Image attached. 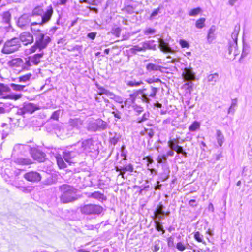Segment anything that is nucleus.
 I'll return each instance as SVG.
<instances>
[{
  "label": "nucleus",
  "instance_id": "nucleus-1",
  "mask_svg": "<svg viewBox=\"0 0 252 252\" xmlns=\"http://www.w3.org/2000/svg\"><path fill=\"white\" fill-rule=\"evenodd\" d=\"M61 192L60 201L63 203H68L77 200L79 196L77 194L78 189L67 184H63L59 187Z\"/></svg>",
  "mask_w": 252,
  "mask_h": 252
},
{
  "label": "nucleus",
  "instance_id": "nucleus-2",
  "mask_svg": "<svg viewBox=\"0 0 252 252\" xmlns=\"http://www.w3.org/2000/svg\"><path fill=\"white\" fill-rule=\"evenodd\" d=\"M50 41V37L44 32L36 35L35 36V43L29 49V53H34L37 51V50H38L39 51H42L47 47Z\"/></svg>",
  "mask_w": 252,
  "mask_h": 252
},
{
  "label": "nucleus",
  "instance_id": "nucleus-3",
  "mask_svg": "<svg viewBox=\"0 0 252 252\" xmlns=\"http://www.w3.org/2000/svg\"><path fill=\"white\" fill-rule=\"evenodd\" d=\"M95 143V141L92 138L84 140L82 142L79 141L74 145V150H78V152L80 154L93 152L96 150Z\"/></svg>",
  "mask_w": 252,
  "mask_h": 252
},
{
  "label": "nucleus",
  "instance_id": "nucleus-4",
  "mask_svg": "<svg viewBox=\"0 0 252 252\" xmlns=\"http://www.w3.org/2000/svg\"><path fill=\"white\" fill-rule=\"evenodd\" d=\"M21 47L19 38H13L7 40L3 46L1 52L6 54H11L19 50Z\"/></svg>",
  "mask_w": 252,
  "mask_h": 252
},
{
  "label": "nucleus",
  "instance_id": "nucleus-5",
  "mask_svg": "<svg viewBox=\"0 0 252 252\" xmlns=\"http://www.w3.org/2000/svg\"><path fill=\"white\" fill-rule=\"evenodd\" d=\"M158 89V88L150 86V88H144L139 90L138 94L141 95L143 100L147 103H149L150 101V97L154 98L156 95Z\"/></svg>",
  "mask_w": 252,
  "mask_h": 252
},
{
  "label": "nucleus",
  "instance_id": "nucleus-6",
  "mask_svg": "<svg viewBox=\"0 0 252 252\" xmlns=\"http://www.w3.org/2000/svg\"><path fill=\"white\" fill-rule=\"evenodd\" d=\"M103 210V208L96 204H87L81 207V212L86 215H98Z\"/></svg>",
  "mask_w": 252,
  "mask_h": 252
},
{
  "label": "nucleus",
  "instance_id": "nucleus-7",
  "mask_svg": "<svg viewBox=\"0 0 252 252\" xmlns=\"http://www.w3.org/2000/svg\"><path fill=\"white\" fill-rule=\"evenodd\" d=\"M107 124L106 122L101 119H97L89 122L88 126V129L91 131L103 130L106 129Z\"/></svg>",
  "mask_w": 252,
  "mask_h": 252
},
{
  "label": "nucleus",
  "instance_id": "nucleus-8",
  "mask_svg": "<svg viewBox=\"0 0 252 252\" xmlns=\"http://www.w3.org/2000/svg\"><path fill=\"white\" fill-rule=\"evenodd\" d=\"M29 147L27 145H23L21 144H17L14 145L11 154L12 158L19 157L23 155L28 151Z\"/></svg>",
  "mask_w": 252,
  "mask_h": 252
},
{
  "label": "nucleus",
  "instance_id": "nucleus-9",
  "mask_svg": "<svg viewBox=\"0 0 252 252\" xmlns=\"http://www.w3.org/2000/svg\"><path fill=\"white\" fill-rule=\"evenodd\" d=\"M55 131L57 136L63 139L69 137L73 133L68 126L65 127L63 126H57L55 129Z\"/></svg>",
  "mask_w": 252,
  "mask_h": 252
},
{
  "label": "nucleus",
  "instance_id": "nucleus-10",
  "mask_svg": "<svg viewBox=\"0 0 252 252\" xmlns=\"http://www.w3.org/2000/svg\"><path fill=\"white\" fill-rule=\"evenodd\" d=\"M31 16L29 14H25L20 16L17 22V26L22 29H27L31 22Z\"/></svg>",
  "mask_w": 252,
  "mask_h": 252
},
{
  "label": "nucleus",
  "instance_id": "nucleus-11",
  "mask_svg": "<svg viewBox=\"0 0 252 252\" xmlns=\"http://www.w3.org/2000/svg\"><path fill=\"white\" fill-rule=\"evenodd\" d=\"M78 150H65L62 152V156L65 161L69 164L72 162V159L77 155L79 154Z\"/></svg>",
  "mask_w": 252,
  "mask_h": 252
},
{
  "label": "nucleus",
  "instance_id": "nucleus-12",
  "mask_svg": "<svg viewBox=\"0 0 252 252\" xmlns=\"http://www.w3.org/2000/svg\"><path fill=\"white\" fill-rule=\"evenodd\" d=\"M19 39L20 42L21 41L24 45L31 44L34 40L33 35L26 32L20 34Z\"/></svg>",
  "mask_w": 252,
  "mask_h": 252
},
{
  "label": "nucleus",
  "instance_id": "nucleus-13",
  "mask_svg": "<svg viewBox=\"0 0 252 252\" xmlns=\"http://www.w3.org/2000/svg\"><path fill=\"white\" fill-rule=\"evenodd\" d=\"M24 177L27 180L33 182H39L41 179L40 174L34 171L26 173Z\"/></svg>",
  "mask_w": 252,
  "mask_h": 252
},
{
  "label": "nucleus",
  "instance_id": "nucleus-14",
  "mask_svg": "<svg viewBox=\"0 0 252 252\" xmlns=\"http://www.w3.org/2000/svg\"><path fill=\"white\" fill-rule=\"evenodd\" d=\"M68 127L72 131L73 128L80 129L83 125V121L79 118L70 119L68 122Z\"/></svg>",
  "mask_w": 252,
  "mask_h": 252
},
{
  "label": "nucleus",
  "instance_id": "nucleus-15",
  "mask_svg": "<svg viewBox=\"0 0 252 252\" xmlns=\"http://www.w3.org/2000/svg\"><path fill=\"white\" fill-rule=\"evenodd\" d=\"M158 42L159 48L161 51L165 53L173 52V49L170 47L168 43L166 42L163 39H158Z\"/></svg>",
  "mask_w": 252,
  "mask_h": 252
},
{
  "label": "nucleus",
  "instance_id": "nucleus-16",
  "mask_svg": "<svg viewBox=\"0 0 252 252\" xmlns=\"http://www.w3.org/2000/svg\"><path fill=\"white\" fill-rule=\"evenodd\" d=\"M182 76L185 81L189 82L195 79V74L190 69L186 68L182 73Z\"/></svg>",
  "mask_w": 252,
  "mask_h": 252
},
{
  "label": "nucleus",
  "instance_id": "nucleus-17",
  "mask_svg": "<svg viewBox=\"0 0 252 252\" xmlns=\"http://www.w3.org/2000/svg\"><path fill=\"white\" fill-rule=\"evenodd\" d=\"M141 45H143L144 51L146 50H156L157 49V45L155 43V41L151 40L146 41L140 43Z\"/></svg>",
  "mask_w": 252,
  "mask_h": 252
},
{
  "label": "nucleus",
  "instance_id": "nucleus-18",
  "mask_svg": "<svg viewBox=\"0 0 252 252\" xmlns=\"http://www.w3.org/2000/svg\"><path fill=\"white\" fill-rule=\"evenodd\" d=\"M14 162L22 165H28L32 163L31 159L28 158H20L19 157H16L15 158H12Z\"/></svg>",
  "mask_w": 252,
  "mask_h": 252
},
{
  "label": "nucleus",
  "instance_id": "nucleus-19",
  "mask_svg": "<svg viewBox=\"0 0 252 252\" xmlns=\"http://www.w3.org/2000/svg\"><path fill=\"white\" fill-rule=\"evenodd\" d=\"M53 10L51 7H49L46 11L42 15V21L41 23L44 24L48 22L53 14Z\"/></svg>",
  "mask_w": 252,
  "mask_h": 252
},
{
  "label": "nucleus",
  "instance_id": "nucleus-20",
  "mask_svg": "<svg viewBox=\"0 0 252 252\" xmlns=\"http://www.w3.org/2000/svg\"><path fill=\"white\" fill-rule=\"evenodd\" d=\"M43 24L41 23H37L36 22H33L31 23V29L34 36L36 35H38V34H40L43 32L40 30L39 28Z\"/></svg>",
  "mask_w": 252,
  "mask_h": 252
},
{
  "label": "nucleus",
  "instance_id": "nucleus-21",
  "mask_svg": "<svg viewBox=\"0 0 252 252\" xmlns=\"http://www.w3.org/2000/svg\"><path fill=\"white\" fill-rule=\"evenodd\" d=\"M57 163L60 169H64L66 167V164L64 162L62 154L57 153L55 155Z\"/></svg>",
  "mask_w": 252,
  "mask_h": 252
},
{
  "label": "nucleus",
  "instance_id": "nucleus-22",
  "mask_svg": "<svg viewBox=\"0 0 252 252\" xmlns=\"http://www.w3.org/2000/svg\"><path fill=\"white\" fill-rule=\"evenodd\" d=\"M43 53L34 54L33 56H30V59L32 65H37L40 62L41 59L43 57Z\"/></svg>",
  "mask_w": 252,
  "mask_h": 252
},
{
  "label": "nucleus",
  "instance_id": "nucleus-23",
  "mask_svg": "<svg viewBox=\"0 0 252 252\" xmlns=\"http://www.w3.org/2000/svg\"><path fill=\"white\" fill-rule=\"evenodd\" d=\"M8 64L11 67H20L22 68V65L23 64V59L21 58H15L9 61Z\"/></svg>",
  "mask_w": 252,
  "mask_h": 252
},
{
  "label": "nucleus",
  "instance_id": "nucleus-24",
  "mask_svg": "<svg viewBox=\"0 0 252 252\" xmlns=\"http://www.w3.org/2000/svg\"><path fill=\"white\" fill-rule=\"evenodd\" d=\"M168 145L169 148L176 152L178 154L182 152L183 147L176 144L173 140H170L168 142Z\"/></svg>",
  "mask_w": 252,
  "mask_h": 252
},
{
  "label": "nucleus",
  "instance_id": "nucleus-25",
  "mask_svg": "<svg viewBox=\"0 0 252 252\" xmlns=\"http://www.w3.org/2000/svg\"><path fill=\"white\" fill-rule=\"evenodd\" d=\"M109 136V141L113 145H115L117 144L121 137L120 135L117 133H110Z\"/></svg>",
  "mask_w": 252,
  "mask_h": 252
},
{
  "label": "nucleus",
  "instance_id": "nucleus-26",
  "mask_svg": "<svg viewBox=\"0 0 252 252\" xmlns=\"http://www.w3.org/2000/svg\"><path fill=\"white\" fill-rule=\"evenodd\" d=\"M32 64L31 61L30 57L25 58L24 61L23 60V64L22 65V70H29Z\"/></svg>",
  "mask_w": 252,
  "mask_h": 252
},
{
  "label": "nucleus",
  "instance_id": "nucleus-27",
  "mask_svg": "<svg viewBox=\"0 0 252 252\" xmlns=\"http://www.w3.org/2000/svg\"><path fill=\"white\" fill-rule=\"evenodd\" d=\"M161 67L160 65H157L152 63H149L146 65V69L149 72L153 71H160Z\"/></svg>",
  "mask_w": 252,
  "mask_h": 252
},
{
  "label": "nucleus",
  "instance_id": "nucleus-28",
  "mask_svg": "<svg viewBox=\"0 0 252 252\" xmlns=\"http://www.w3.org/2000/svg\"><path fill=\"white\" fill-rule=\"evenodd\" d=\"M99 91V94L100 95L105 94L107 96L109 97L110 99H113L115 94L113 93L110 92L109 91L103 88H98Z\"/></svg>",
  "mask_w": 252,
  "mask_h": 252
},
{
  "label": "nucleus",
  "instance_id": "nucleus-29",
  "mask_svg": "<svg viewBox=\"0 0 252 252\" xmlns=\"http://www.w3.org/2000/svg\"><path fill=\"white\" fill-rule=\"evenodd\" d=\"M32 76V74L28 73L26 75L20 76L17 79L18 82L19 83H27L30 81Z\"/></svg>",
  "mask_w": 252,
  "mask_h": 252
},
{
  "label": "nucleus",
  "instance_id": "nucleus-30",
  "mask_svg": "<svg viewBox=\"0 0 252 252\" xmlns=\"http://www.w3.org/2000/svg\"><path fill=\"white\" fill-rule=\"evenodd\" d=\"M215 31V28L214 26H212L209 30L208 36H207V40L209 43H211L213 41V40L215 39V34H214Z\"/></svg>",
  "mask_w": 252,
  "mask_h": 252
},
{
  "label": "nucleus",
  "instance_id": "nucleus-31",
  "mask_svg": "<svg viewBox=\"0 0 252 252\" xmlns=\"http://www.w3.org/2000/svg\"><path fill=\"white\" fill-rule=\"evenodd\" d=\"M217 142L220 146H221L224 142V136L221 131L217 130L216 131Z\"/></svg>",
  "mask_w": 252,
  "mask_h": 252
},
{
  "label": "nucleus",
  "instance_id": "nucleus-32",
  "mask_svg": "<svg viewBox=\"0 0 252 252\" xmlns=\"http://www.w3.org/2000/svg\"><path fill=\"white\" fill-rule=\"evenodd\" d=\"M45 154L41 151H36L35 154H33V158L38 160L40 162H42L44 159Z\"/></svg>",
  "mask_w": 252,
  "mask_h": 252
},
{
  "label": "nucleus",
  "instance_id": "nucleus-33",
  "mask_svg": "<svg viewBox=\"0 0 252 252\" xmlns=\"http://www.w3.org/2000/svg\"><path fill=\"white\" fill-rule=\"evenodd\" d=\"M44 13V11L43 9L40 7L37 6L36 7L33 9V10L32 11L31 16H41Z\"/></svg>",
  "mask_w": 252,
  "mask_h": 252
},
{
  "label": "nucleus",
  "instance_id": "nucleus-34",
  "mask_svg": "<svg viewBox=\"0 0 252 252\" xmlns=\"http://www.w3.org/2000/svg\"><path fill=\"white\" fill-rule=\"evenodd\" d=\"M219 78V75L217 73H215L212 74H210L208 76L207 80L209 82L211 83L213 85L217 81Z\"/></svg>",
  "mask_w": 252,
  "mask_h": 252
},
{
  "label": "nucleus",
  "instance_id": "nucleus-35",
  "mask_svg": "<svg viewBox=\"0 0 252 252\" xmlns=\"http://www.w3.org/2000/svg\"><path fill=\"white\" fill-rule=\"evenodd\" d=\"M9 85H10V87L11 88H12L13 90L16 91H23L24 89L26 86V85L16 84H14V83H11Z\"/></svg>",
  "mask_w": 252,
  "mask_h": 252
},
{
  "label": "nucleus",
  "instance_id": "nucleus-36",
  "mask_svg": "<svg viewBox=\"0 0 252 252\" xmlns=\"http://www.w3.org/2000/svg\"><path fill=\"white\" fill-rule=\"evenodd\" d=\"M133 167L132 164H129L124 167H122V173H120L119 175H121L124 178V174L126 171L133 172Z\"/></svg>",
  "mask_w": 252,
  "mask_h": 252
},
{
  "label": "nucleus",
  "instance_id": "nucleus-37",
  "mask_svg": "<svg viewBox=\"0 0 252 252\" xmlns=\"http://www.w3.org/2000/svg\"><path fill=\"white\" fill-rule=\"evenodd\" d=\"M1 128H3V129H2L3 132L2 136L3 137L4 135L6 136H7L10 131L8 124L4 123H2L1 125Z\"/></svg>",
  "mask_w": 252,
  "mask_h": 252
},
{
  "label": "nucleus",
  "instance_id": "nucleus-38",
  "mask_svg": "<svg viewBox=\"0 0 252 252\" xmlns=\"http://www.w3.org/2000/svg\"><path fill=\"white\" fill-rule=\"evenodd\" d=\"M188 246H190L189 244H185L182 242H179L177 243L176 247L179 251H183L187 248Z\"/></svg>",
  "mask_w": 252,
  "mask_h": 252
},
{
  "label": "nucleus",
  "instance_id": "nucleus-39",
  "mask_svg": "<svg viewBox=\"0 0 252 252\" xmlns=\"http://www.w3.org/2000/svg\"><path fill=\"white\" fill-rule=\"evenodd\" d=\"M200 124L197 121H194L189 127V129L190 131H195L200 127Z\"/></svg>",
  "mask_w": 252,
  "mask_h": 252
},
{
  "label": "nucleus",
  "instance_id": "nucleus-40",
  "mask_svg": "<svg viewBox=\"0 0 252 252\" xmlns=\"http://www.w3.org/2000/svg\"><path fill=\"white\" fill-rule=\"evenodd\" d=\"M205 20L206 19L205 18H201L197 20L195 23L196 27L198 29L203 28L205 26L204 22Z\"/></svg>",
  "mask_w": 252,
  "mask_h": 252
},
{
  "label": "nucleus",
  "instance_id": "nucleus-41",
  "mask_svg": "<svg viewBox=\"0 0 252 252\" xmlns=\"http://www.w3.org/2000/svg\"><path fill=\"white\" fill-rule=\"evenodd\" d=\"M237 99L236 98L232 99L231 106L229 107L228 110V113H232L233 114L235 112L234 108L237 106Z\"/></svg>",
  "mask_w": 252,
  "mask_h": 252
},
{
  "label": "nucleus",
  "instance_id": "nucleus-42",
  "mask_svg": "<svg viewBox=\"0 0 252 252\" xmlns=\"http://www.w3.org/2000/svg\"><path fill=\"white\" fill-rule=\"evenodd\" d=\"M126 84L130 87H138L143 84V82L142 81H136V80H134L128 81Z\"/></svg>",
  "mask_w": 252,
  "mask_h": 252
},
{
  "label": "nucleus",
  "instance_id": "nucleus-43",
  "mask_svg": "<svg viewBox=\"0 0 252 252\" xmlns=\"http://www.w3.org/2000/svg\"><path fill=\"white\" fill-rule=\"evenodd\" d=\"M130 51L133 54H136L137 52L144 51L143 45H141V46L140 45L134 46L130 49Z\"/></svg>",
  "mask_w": 252,
  "mask_h": 252
},
{
  "label": "nucleus",
  "instance_id": "nucleus-44",
  "mask_svg": "<svg viewBox=\"0 0 252 252\" xmlns=\"http://www.w3.org/2000/svg\"><path fill=\"white\" fill-rule=\"evenodd\" d=\"M237 46V43L236 42H232L229 43V46L228 47L229 54H231L234 51V54H236V48Z\"/></svg>",
  "mask_w": 252,
  "mask_h": 252
},
{
  "label": "nucleus",
  "instance_id": "nucleus-45",
  "mask_svg": "<svg viewBox=\"0 0 252 252\" xmlns=\"http://www.w3.org/2000/svg\"><path fill=\"white\" fill-rule=\"evenodd\" d=\"M169 173V169L167 168L164 170L163 172L160 175V178L162 181H164L168 178Z\"/></svg>",
  "mask_w": 252,
  "mask_h": 252
},
{
  "label": "nucleus",
  "instance_id": "nucleus-46",
  "mask_svg": "<svg viewBox=\"0 0 252 252\" xmlns=\"http://www.w3.org/2000/svg\"><path fill=\"white\" fill-rule=\"evenodd\" d=\"M239 27H235L234 32L232 33L231 35L233 42H236V43H237V36L239 33Z\"/></svg>",
  "mask_w": 252,
  "mask_h": 252
},
{
  "label": "nucleus",
  "instance_id": "nucleus-47",
  "mask_svg": "<svg viewBox=\"0 0 252 252\" xmlns=\"http://www.w3.org/2000/svg\"><path fill=\"white\" fill-rule=\"evenodd\" d=\"M89 197L95 198V199H103L104 197V195L99 192L96 191L91 194Z\"/></svg>",
  "mask_w": 252,
  "mask_h": 252
},
{
  "label": "nucleus",
  "instance_id": "nucleus-48",
  "mask_svg": "<svg viewBox=\"0 0 252 252\" xmlns=\"http://www.w3.org/2000/svg\"><path fill=\"white\" fill-rule=\"evenodd\" d=\"M10 87L7 85L0 83V92H9L10 91Z\"/></svg>",
  "mask_w": 252,
  "mask_h": 252
},
{
  "label": "nucleus",
  "instance_id": "nucleus-49",
  "mask_svg": "<svg viewBox=\"0 0 252 252\" xmlns=\"http://www.w3.org/2000/svg\"><path fill=\"white\" fill-rule=\"evenodd\" d=\"M201 11V9L199 7H197L194 9H193L191 10L189 15L190 16H195L197 15H198L199 13H200Z\"/></svg>",
  "mask_w": 252,
  "mask_h": 252
},
{
  "label": "nucleus",
  "instance_id": "nucleus-50",
  "mask_svg": "<svg viewBox=\"0 0 252 252\" xmlns=\"http://www.w3.org/2000/svg\"><path fill=\"white\" fill-rule=\"evenodd\" d=\"M155 222L156 224V229L158 231H161L162 232V234L164 233L165 230L163 229V226L161 223L159 221L157 220H156Z\"/></svg>",
  "mask_w": 252,
  "mask_h": 252
},
{
  "label": "nucleus",
  "instance_id": "nucleus-51",
  "mask_svg": "<svg viewBox=\"0 0 252 252\" xmlns=\"http://www.w3.org/2000/svg\"><path fill=\"white\" fill-rule=\"evenodd\" d=\"M194 237L199 242H202L203 241V236L198 231L195 233Z\"/></svg>",
  "mask_w": 252,
  "mask_h": 252
},
{
  "label": "nucleus",
  "instance_id": "nucleus-52",
  "mask_svg": "<svg viewBox=\"0 0 252 252\" xmlns=\"http://www.w3.org/2000/svg\"><path fill=\"white\" fill-rule=\"evenodd\" d=\"M184 86L190 93L192 91L193 83L191 81L187 82V83H186Z\"/></svg>",
  "mask_w": 252,
  "mask_h": 252
},
{
  "label": "nucleus",
  "instance_id": "nucleus-53",
  "mask_svg": "<svg viewBox=\"0 0 252 252\" xmlns=\"http://www.w3.org/2000/svg\"><path fill=\"white\" fill-rule=\"evenodd\" d=\"M121 31V29L120 27H114L112 30V33L116 36L119 37Z\"/></svg>",
  "mask_w": 252,
  "mask_h": 252
},
{
  "label": "nucleus",
  "instance_id": "nucleus-54",
  "mask_svg": "<svg viewBox=\"0 0 252 252\" xmlns=\"http://www.w3.org/2000/svg\"><path fill=\"white\" fill-rule=\"evenodd\" d=\"M10 14L9 12H5L3 14V19L5 23H8L10 19Z\"/></svg>",
  "mask_w": 252,
  "mask_h": 252
},
{
  "label": "nucleus",
  "instance_id": "nucleus-55",
  "mask_svg": "<svg viewBox=\"0 0 252 252\" xmlns=\"http://www.w3.org/2000/svg\"><path fill=\"white\" fill-rule=\"evenodd\" d=\"M160 8H158L154 10V11L151 14L150 20H152L155 18V17L157 16L159 13Z\"/></svg>",
  "mask_w": 252,
  "mask_h": 252
},
{
  "label": "nucleus",
  "instance_id": "nucleus-56",
  "mask_svg": "<svg viewBox=\"0 0 252 252\" xmlns=\"http://www.w3.org/2000/svg\"><path fill=\"white\" fill-rule=\"evenodd\" d=\"M149 117V113H144L142 117H139L137 119V122L138 123H142L145 121H146V120L148 119V117Z\"/></svg>",
  "mask_w": 252,
  "mask_h": 252
},
{
  "label": "nucleus",
  "instance_id": "nucleus-57",
  "mask_svg": "<svg viewBox=\"0 0 252 252\" xmlns=\"http://www.w3.org/2000/svg\"><path fill=\"white\" fill-rule=\"evenodd\" d=\"M167 158L165 155H159L158 157L157 160L159 163H162L166 160Z\"/></svg>",
  "mask_w": 252,
  "mask_h": 252
},
{
  "label": "nucleus",
  "instance_id": "nucleus-58",
  "mask_svg": "<svg viewBox=\"0 0 252 252\" xmlns=\"http://www.w3.org/2000/svg\"><path fill=\"white\" fill-rule=\"evenodd\" d=\"M179 44L182 48H189V45L187 41L183 39H180Z\"/></svg>",
  "mask_w": 252,
  "mask_h": 252
},
{
  "label": "nucleus",
  "instance_id": "nucleus-59",
  "mask_svg": "<svg viewBox=\"0 0 252 252\" xmlns=\"http://www.w3.org/2000/svg\"><path fill=\"white\" fill-rule=\"evenodd\" d=\"M60 114V110H59L55 111L53 113L51 118L52 119H54L55 120H58L59 119Z\"/></svg>",
  "mask_w": 252,
  "mask_h": 252
},
{
  "label": "nucleus",
  "instance_id": "nucleus-60",
  "mask_svg": "<svg viewBox=\"0 0 252 252\" xmlns=\"http://www.w3.org/2000/svg\"><path fill=\"white\" fill-rule=\"evenodd\" d=\"M167 245L169 247L174 246V238L173 237L170 236L167 239Z\"/></svg>",
  "mask_w": 252,
  "mask_h": 252
},
{
  "label": "nucleus",
  "instance_id": "nucleus-61",
  "mask_svg": "<svg viewBox=\"0 0 252 252\" xmlns=\"http://www.w3.org/2000/svg\"><path fill=\"white\" fill-rule=\"evenodd\" d=\"M155 32V30L153 29H151L150 28L146 29L144 31V33L145 35H148L149 34H153Z\"/></svg>",
  "mask_w": 252,
  "mask_h": 252
},
{
  "label": "nucleus",
  "instance_id": "nucleus-62",
  "mask_svg": "<svg viewBox=\"0 0 252 252\" xmlns=\"http://www.w3.org/2000/svg\"><path fill=\"white\" fill-rule=\"evenodd\" d=\"M156 215L160 218L164 215V212L162 209H158L156 212Z\"/></svg>",
  "mask_w": 252,
  "mask_h": 252
},
{
  "label": "nucleus",
  "instance_id": "nucleus-63",
  "mask_svg": "<svg viewBox=\"0 0 252 252\" xmlns=\"http://www.w3.org/2000/svg\"><path fill=\"white\" fill-rule=\"evenodd\" d=\"M112 114L114 115L115 118L118 119L121 118V113L118 110H116V111L112 112Z\"/></svg>",
  "mask_w": 252,
  "mask_h": 252
},
{
  "label": "nucleus",
  "instance_id": "nucleus-64",
  "mask_svg": "<svg viewBox=\"0 0 252 252\" xmlns=\"http://www.w3.org/2000/svg\"><path fill=\"white\" fill-rule=\"evenodd\" d=\"M113 99L119 103H122L123 102V99L122 98V97H121L119 96H117L116 95H115Z\"/></svg>",
  "mask_w": 252,
  "mask_h": 252
}]
</instances>
